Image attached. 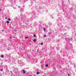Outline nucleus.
<instances>
[{
    "label": "nucleus",
    "instance_id": "1",
    "mask_svg": "<svg viewBox=\"0 0 76 76\" xmlns=\"http://www.w3.org/2000/svg\"><path fill=\"white\" fill-rule=\"evenodd\" d=\"M23 74H25V71L24 70H23Z\"/></svg>",
    "mask_w": 76,
    "mask_h": 76
},
{
    "label": "nucleus",
    "instance_id": "2",
    "mask_svg": "<svg viewBox=\"0 0 76 76\" xmlns=\"http://www.w3.org/2000/svg\"><path fill=\"white\" fill-rule=\"evenodd\" d=\"M1 58H4V56L3 55H2L1 56Z\"/></svg>",
    "mask_w": 76,
    "mask_h": 76
},
{
    "label": "nucleus",
    "instance_id": "3",
    "mask_svg": "<svg viewBox=\"0 0 76 76\" xmlns=\"http://www.w3.org/2000/svg\"><path fill=\"white\" fill-rule=\"evenodd\" d=\"M36 41H37V40H36V39H34L33 40L34 42H35Z\"/></svg>",
    "mask_w": 76,
    "mask_h": 76
},
{
    "label": "nucleus",
    "instance_id": "4",
    "mask_svg": "<svg viewBox=\"0 0 76 76\" xmlns=\"http://www.w3.org/2000/svg\"><path fill=\"white\" fill-rule=\"evenodd\" d=\"M48 64H47L46 66H45L46 67H48Z\"/></svg>",
    "mask_w": 76,
    "mask_h": 76
},
{
    "label": "nucleus",
    "instance_id": "5",
    "mask_svg": "<svg viewBox=\"0 0 76 76\" xmlns=\"http://www.w3.org/2000/svg\"><path fill=\"white\" fill-rule=\"evenodd\" d=\"M7 23H10V22H9V21H7Z\"/></svg>",
    "mask_w": 76,
    "mask_h": 76
},
{
    "label": "nucleus",
    "instance_id": "6",
    "mask_svg": "<svg viewBox=\"0 0 76 76\" xmlns=\"http://www.w3.org/2000/svg\"><path fill=\"white\" fill-rule=\"evenodd\" d=\"M37 75H38V74H39V72H37Z\"/></svg>",
    "mask_w": 76,
    "mask_h": 76
},
{
    "label": "nucleus",
    "instance_id": "7",
    "mask_svg": "<svg viewBox=\"0 0 76 76\" xmlns=\"http://www.w3.org/2000/svg\"><path fill=\"white\" fill-rule=\"evenodd\" d=\"M43 29H44L45 32V28H43Z\"/></svg>",
    "mask_w": 76,
    "mask_h": 76
},
{
    "label": "nucleus",
    "instance_id": "8",
    "mask_svg": "<svg viewBox=\"0 0 76 76\" xmlns=\"http://www.w3.org/2000/svg\"><path fill=\"white\" fill-rule=\"evenodd\" d=\"M34 37H36V35L34 34Z\"/></svg>",
    "mask_w": 76,
    "mask_h": 76
},
{
    "label": "nucleus",
    "instance_id": "9",
    "mask_svg": "<svg viewBox=\"0 0 76 76\" xmlns=\"http://www.w3.org/2000/svg\"><path fill=\"white\" fill-rule=\"evenodd\" d=\"M29 38V37H25V39H26L27 38Z\"/></svg>",
    "mask_w": 76,
    "mask_h": 76
},
{
    "label": "nucleus",
    "instance_id": "10",
    "mask_svg": "<svg viewBox=\"0 0 76 76\" xmlns=\"http://www.w3.org/2000/svg\"><path fill=\"white\" fill-rule=\"evenodd\" d=\"M51 33H50V32H49V33H48V34H49V35H50V34H51Z\"/></svg>",
    "mask_w": 76,
    "mask_h": 76
},
{
    "label": "nucleus",
    "instance_id": "11",
    "mask_svg": "<svg viewBox=\"0 0 76 76\" xmlns=\"http://www.w3.org/2000/svg\"><path fill=\"white\" fill-rule=\"evenodd\" d=\"M41 45H43V43H42V42L41 43Z\"/></svg>",
    "mask_w": 76,
    "mask_h": 76
},
{
    "label": "nucleus",
    "instance_id": "12",
    "mask_svg": "<svg viewBox=\"0 0 76 76\" xmlns=\"http://www.w3.org/2000/svg\"><path fill=\"white\" fill-rule=\"evenodd\" d=\"M8 20H9V21H10V20H10V18H9L8 19Z\"/></svg>",
    "mask_w": 76,
    "mask_h": 76
},
{
    "label": "nucleus",
    "instance_id": "13",
    "mask_svg": "<svg viewBox=\"0 0 76 76\" xmlns=\"http://www.w3.org/2000/svg\"><path fill=\"white\" fill-rule=\"evenodd\" d=\"M47 37V35H45L44 36V37H45H45Z\"/></svg>",
    "mask_w": 76,
    "mask_h": 76
},
{
    "label": "nucleus",
    "instance_id": "14",
    "mask_svg": "<svg viewBox=\"0 0 76 76\" xmlns=\"http://www.w3.org/2000/svg\"><path fill=\"white\" fill-rule=\"evenodd\" d=\"M7 17H6L5 18V19H7Z\"/></svg>",
    "mask_w": 76,
    "mask_h": 76
},
{
    "label": "nucleus",
    "instance_id": "15",
    "mask_svg": "<svg viewBox=\"0 0 76 76\" xmlns=\"http://www.w3.org/2000/svg\"><path fill=\"white\" fill-rule=\"evenodd\" d=\"M68 76H70V74H68Z\"/></svg>",
    "mask_w": 76,
    "mask_h": 76
},
{
    "label": "nucleus",
    "instance_id": "16",
    "mask_svg": "<svg viewBox=\"0 0 76 76\" xmlns=\"http://www.w3.org/2000/svg\"><path fill=\"white\" fill-rule=\"evenodd\" d=\"M14 31H15V32H16V30H14Z\"/></svg>",
    "mask_w": 76,
    "mask_h": 76
},
{
    "label": "nucleus",
    "instance_id": "17",
    "mask_svg": "<svg viewBox=\"0 0 76 76\" xmlns=\"http://www.w3.org/2000/svg\"><path fill=\"white\" fill-rule=\"evenodd\" d=\"M10 39H12V37H10Z\"/></svg>",
    "mask_w": 76,
    "mask_h": 76
},
{
    "label": "nucleus",
    "instance_id": "18",
    "mask_svg": "<svg viewBox=\"0 0 76 76\" xmlns=\"http://www.w3.org/2000/svg\"><path fill=\"white\" fill-rule=\"evenodd\" d=\"M1 71H3V70H2V69H1Z\"/></svg>",
    "mask_w": 76,
    "mask_h": 76
},
{
    "label": "nucleus",
    "instance_id": "19",
    "mask_svg": "<svg viewBox=\"0 0 76 76\" xmlns=\"http://www.w3.org/2000/svg\"><path fill=\"white\" fill-rule=\"evenodd\" d=\"M65 34H66V33H65L64 34V35H65Z\"/></svg>",
    "mask_w": 76,
    "mask_h": 76
},
{
    "label": "nucleus",
    "instance_id": "20",
    "mask_svg": "<svg viewBox=\"0 0 76 76\" xmlns=\"http://www.w3.org/2000/svg\"><path fill=\"white\" fill-rule=\"evenodd\" d=\"M18 8H20V6H18Z\"/></svg>",
    "mask_w": 76,
    "mask_h": 76
},
{
    "label": "nucleus",
    "instance_id": "21",
    "mask_svg": "<svg viewBox=\"0 0 76 76\" xmlns=\"http://www.w3.org/2000/svg\"><path fill=\"white\" fill-rule=\"evenodd\" d=\"M0 11H1V9H0Z\"/></svg>",
    "mask_w": 76,
    "mask_h": 76
},
{
    "label": "nucleus",
    "instance_id": "22",
    "mask_svg": "<svg viewBox=\"0 0 76 76\" xmlns=\"http://www.w3.org/2000/svg\"><path fill=\"white\" fill-rule=\"evenodd\" d=\"M30 76H32V75H30Z\"/></svg>",
    "mask_w": 76,
    "mask_h": 76
},
{
    "label": "nucleus",
    "instance_id": "23",
    "mask_svg": "<svg viewBox=\"0 0 76 76\" xmlns=\"http://www.w3.org/2000/svg\"><path fill=\"white\" fill-rule=\"evenodd\" d=\"M2 31H3V30H2Z\"/></svg>",
    "mask_w": 76,
    "mask_h": 76
},
{
    "label": "nucleus",
    "instance_id": "24",
    "mask_svg": "<svg viewBox=\"0 0 76 76\" xmlns=\"http://www.w3.org/2000/svg\"><path fill=\"white\" fill-rule=\"evenodd\" d=\"M14 38H15V37H14Z\"/></svg>",
    "mask_w": 76,
    "mask_h": 76
}]
</instances>
